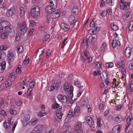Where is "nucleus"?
Returning a JSON list of instances; mask_svg holds the SVG:
<instances>
[{"instance_id": "7c9ffc66", "label": "nucleus", "mask_w": 133, "mask_h": 133, "mask_svg": "<svg viewBox=\"0 0 133 133\" xmlns=\"http://www.w3.org/2000/svg\"><path fill=\"white\" fill-rule=\"evenodd\" d=\"M32 88H29L28 89L27 91L28 95L27 97L29 98H30L32 96Z\"/></svg>"}, {"instance_id": "20e7f679", "label": "nucleus", "mask_w": 133, "mask_h": 133, "mask_svg": "<svg viewBox=\"0 0 133 133\" xmlns=\"http://www.w3.org/2000/svg\"><path fill=\"white\" fill-rule=\"evenodd\" d=\"M12 119H10L9 120H6L5 121L4 125L5 128L7 129H9L11 128V126L12 127V131H14L16 125L15 123H13V121H11Z\"/></svg>"}, {"instance_id": "a211bd4d", "label": "nucleus", "mask_w": 133, "mask_h": 133, "mask_svg": "<svg viewBox=\"0 0 133 133\" xmlns=\"http://www.w3.org/2000/svg\"><path fill=\"white\" fill-rule=\"evenodd\" d=\"M108 74L107 72L105 71H103L101 73L100 77L102 80H104L105 79H107L108 78Z\"/></svg>"}, {"instance_id": "ddd939ff", "label": "nucleus", "mask_w": 133, "mask_h": 133, "mask_svg": "<svg viewBox=\"0 0 133 133\" xmlns=\"http://www.w3.org/2000/svg\"><path fill=\"white\" fill-rule=\"evenodd\" d=\"M30 118V116L29 115L26 114L24 115L22 120V122L24 126L27 125V122L29 120Z\"/></svg>"}, {"instance_id": "8fccbe9b", "label": "nucleus", "mask_w": 133, "mask_h": 133, "mask_svg": "<svg viewBox=\"0 0 133 133\" xmlns=\"http://www.w3.org/2000/svg\"><path fill=\"white\" fill-rule=\"evenodd\" d=\"M61 85V83L60 82H59L56 83L55 84V89L56 90H57L58 88L60 87Z\"/></svg>"}, {"instance_id": "bb28decb", "label": "nucleus", "mask_w": 133, "mask_h": 133, "mask_svg": "<svg viewBox=\"0 0 133 133\" xmlns=\"http://www.w3.org/2000/svg\"><path fill=\"white\" fill-rule=\"evenodd\" d=\"M132 119L129 117H128L127 119V123L126 125V128H125V131H126L128 129V128L130 125V122L131 121Z\"/></svg>"}, {"instance_id": "f257e3e1", "label": "nucleus", "mask_w": 133, "mask_h": 133, "mask_svg": "<svg viewBox=\"0 0 133 133\" xmlns=\"http://www.w3.org/2000/svg\"><path fill=\"white\" fill-rule=\"evenodd\" d=\"M3 20V17L0 18V23L3 27L0 28L1 37L2 39L5 38L8 36V33L10 37L14 36L15 34L14 26L8 21Z\"/></svg>"}, {"instance_id": "6e6552de", "label": "nucleus", "mask_w": 133, "mask_h": 133, "mask_svg": "<svg viewBox=\"0 0 133 133\" xmlns=\"http://www.w3.org/2000/svg\"><path fill=\"white\" fill-rule=\"evenodd\" d=\"M31 16L34 18L38 17L40 14L39 8L36 6L32 8L31 10Z\"/></svg>"}, {"instance_id": "3c124183", "label": "nucleus", "mask_w": 133, "mask_h": 133, "mask_svg": "<svg viewBox=\"0 0 133 133\" xmlns=\"http://www.w3.org/2000/svg\"><path fill=\"white\" fill-rule=\"evenodd\" d=\"M23 81L21 83L20 85H22V84L23 85H24L25 84V82L27 79V77L26 76H25L23 78Z\"/></svg>"}, {"instance_id": "de8ad7c7", "label": "nucleus", "mask_w": 133, "mask_h": 133, "mask_svg": "<svg viewBox=\"0 0 133 133\" xmlns=\"http://www.w3.org/2000/svg\"><path fill=\"white\" fill-rule=\"evenodd\" d=\"M80 108L79 106H77L75 107L74 109V111L76 113L79 112L80 111Z\"/></svg>"}, {"instance_id": "58836bf2", "label": "nucleus", "mask_w": 133, "mask_h": 133, "mask_svg": "<svg viewBox=\"0 0 133 133\" xmlns=\"http://www.w3.org/2000/svg\"><path fill=\"white\" fill-rule=\"evenodd\" d=\"M82 45L84 46H86L88 45V40L86 38H84L83 40Z\"/></svg>"}, {"instance_id": "f03ea898", "label": "nucleus", "mask_w": 133, "mask_h": 133, "mask_svg": "<svg viewBox=\"0 0 133 133\" xmlns=\"http://www.w3.org/2000/svg\"><path fill=\"white\" fill-rule=\"evenodd\" d=\"M52 107L54 109H57L56 112V115L54 117V120L55 122H58L61 119L63 115L61 112L62 107L56 103L53 104Z\"/></svg>"}, {"instance_id": "4468645a", "label": "nucleus", "mask_w": 133, "mask_h": 133, "mask_svg": "<svg viewBox=\"0 0 133 133\" xmlns=\"http://www.w3.org/2000/svg\"><path fill=\"white\" fill-rule=\"evenodd\" d=\"M122 18L125 20H128L131 18V16L129 12H123L122 15Z\"/></svg>"}, {"instance_id": "412c9836", "label": "nucleus", "mask_w": 133, "mask_h": 133, "mask_svg": "<svg viewBox=\"0 0 133 133\" xmlns=\"http://www.w3.org/2000/svg\"><path fill=\"white\" fill-rule=\"evenodd\" d=\"M71 87H72L70 84L69 83L66 82L64 84V89L65 91L66 92L70 91V89Z\"/></svg>"}, {"instance_id": "39448f33", "label": "nucleus", "mask_w": 133, "mask_h": 133, "mask_svg": "<svg viewBox=\"0 0 133 133\" xmlns=\"http://www.w3.org/2000/svg\"><path fill=\"white\" fill-rule=\"evenodd\" d=\"M26 22H23L22 24L19 23L17 25L18 31L19 32L23 34L25 33L27 30Z\"/></svg>"}, {"instance_id": "09e8293b", "label": "nucleus", "mask_w": 133, "mask_h": 133, "mask_svg": "<svg viewBox=\"0 0 133 133\" xmlns=\"http://www.w3.org/2000/svg\"><path fill=\"white\" fill-rule=\"evenodd\" d=\"M12 82L10 80H9V79H8L6 82V87H9L11 85Z\"/></svg>"}, {"instance_id": "1a4fd4ad", "label": "nucleus", "mask_w": 133, "mask_h": 133, "mask_svg": "<svg viewBox=\"0 0 133 133\" xmlns=\"http://www.w3.org/2000/svg\"><path fill=\"white\" fill-rule=\"evenodd\" d=\"M81 57L84 59L86 60L88 59V62L89 63L92 61V58L90 56L89 52L87 50L83 51L81 55Z\"/></svg>"}, {"instance_id": "37998d69", "label": "nucleus", "mask_w": 133, "mask_h": 133, "mask_svg": "<svg viewBox=\"0 0 133 133\" xmlns=\"http://www.w3.org/2000/svg\"><path fill=\"white\" fill-rule=\"evenodd\" d=\"M68 39L69 38L67 37L64 41L62 43V46L61 47L62 48H64L65 45L67 43V42H68Z\"/></svg>"}, {"instance_id": "2eb2a0df", "label": "nucleus", "mask_w": 133, "mask_h": 133, "mask_svg": "<svg viewBox=\"0 0 133 133\" xmlns=\"http://www.w3.org/2000/svg\"><path fill=\"white\" fill-rule=\"evenodd\" d=\"M16 13L15 10L13 8L8 10L6 12V15L8 17H10Z\"/></svg>"}, {"instance_id": "6e6d98bb", "label": "nucleus", "mask_w": 133, "mask_h": 133, "mask_svg": "<svg viewBox=\"0 0 133 133\" xmlns=\"http://www.w3.org/2000/svg\"><path fill=\"white\" fill-rule=\"evenodd\" d=\"M7 47L4 45H3L0 46V50H5L7 49Z\"/></svg>"}, {"instance_id": "c756f323", "label": "nucleus", "mask_w": 133, "mask_h": 133, "mask_svg": "<svg viewBox=\"0 0 133 133\" xmlns=\"http://www.w3.org/2000/svg\"><path fill=\"white\" fill-rule=\"evenodd\" d=\"M122 116L120 115H119L117 116H116L115 120V122L116 123H120L121 119H122Z\"/></svg>"}, {"instance_id": "423d86ee", "label": "nucleus", "mask_w": 133, "mask_h": 133, "mask_svg": "<svg viewBox=\"0 0 133 133\" xmlns=\"http://www.w3.org/2000/svg\"><path fill=\"white\" fill-rule=\"evenodd\" d=\"M60 12L59 10H56L52 12L50 15L48 16L47 18L49 21H52L53 18H56L59 17L60 15Z\"/></svg>"}, {"instance_id": "9b49d317", "label": "nucleus", "mask_w": 133, "mask_h": 133, "mask_svg": "<svg viewBox=\"0 0 133 133\" xmlns=\"http://www.w3.org/2000/svg\"><path fill=\"white\" fill-rule=\"evenodd\" d=\"M125 54L127 58H129L131 55H133V48H131L129 47H128L125 48Z\"/></svg>"}, {"instance_id": "680f3d73", "label": "nucleus", "mask_w": 133, "mask_h": 133, "mask_svg": "<svg viewBox=\"0 0 133 133\" xmlns=\"http://www.w3.org/2000/svg\"><path fill=\"white\" fill-rule=\"evenodd\" d=\"M78 21H76L75 22L74 24L73 27L75 29H76L78 26Z\"/></svg>"}, {"instance_id": "79ce46f5", "label": "nucleus", "mask_w": 133, "mask_h": 133, "mask_svg": "<svg viewBox=\"0 0 133 133\" xmlns=\"http://www.w3.org/2000/svg\"><path fill=\"white\" fill-rule=\"evenodd\" d=\"M4 106V104L3 99L1 98H0V108H3Z\"/></svg>"}, {"instance_id": "f3484780", "label": "nucleus", "mask_w": 133, "mask_h": 133, "mask_svg": "<svg viewBox=\"0 0 133 133\" xmlns=\"http://www.w3.org/2000/svg\"><path fill=\"white\" fill-rule=\"evenodd\" d=\"M121 128V127L119 125H115L113 128L112 132L113 133H118Z\"/></svg>"}, {"instance_id": "dca6fc26", "label": "nucleus", "mask_w": 133, "mask_h": 133, "mask_svg": "<svg viewBox=\"0 0 133 133\" xmlns=\"http://www.w3.org/2000/svg\"><path fill=\"white\" fill-rule=\"evenodd\" d=\"M7 55L9 59L8 60L9 63H12L14 61V55L13 52L11 51H9Z\"/></svg>"}, {"instance_id": "c03bdc74", "label": "nucleus", "mask_w": 133, "mask_h": 133, "mask_svg": "<svg viewBox=\"0 0 133 133\" xmlns=\"http://www.w3.org/2000/svg\"><path fill=\"white\" fill-rule=\"evenodd\" d=\"M100 120V119L99 118H98V120H95V123H96V125H97V126H96V128L97 126H98V127H101V125Z\"/></svg>"}, {"instance_id": "473e14b6", "label": "nucleus", "mask_w": 133, "mask_h": 133, "mask_svg": "<svg viewBox=\"0 0 133 133\" xmlns=\"http://www.w3.org/2000/svg\"><path fill=\"white\" fill-rule=\"evenodd\" d=\"M17 50L18 53H21L24 51L23 47L22 45H19L17 47Z\"/></svg>"}, {"instance_id": "aec40b11", "label": "nucleus", "mask_w": 133, "mask_h": 133, "mask_svg": "<svg viewBox=\"0 0 133 133\" xmlns=\"http://www.w3.org/2000/svg\"><path fill=\"white\" fill-rule=\"evenodd\" d=\"M42 126L40 125H36L34 128V130L35 131V133H40L42 128Z\"/></svg>"}, {"instance_id": "338daca9", "label": "nucleus", "mask_w": 133, "mask_h": 133, "mask_svg": "<svg viewBox=\"0 0 133 133\" xmlns=\"http://www.w3.org/2000/svg\"><path fill=\"white\" fill-rule=\"evenodd\" d=\"M112 0H106V3L109 5H112Z\"/></svg>"}, {"instance_id": "a878e982", "label": "nucleus", "mask_w": 133, "mask_h": 133, "mask_svg": "<svg viewBox=\"0 0 133 133\" xmlns=\"http://www.w3.org/2000/svg\"><path fill=\"white\" fill-rule=\"evenodd\" d=\"M38 121V119L37 118L33 119L29 122V125L30 126L34 125L37 123Z\"/></svg>"}, {"instance_id": "774afa93", "label": "nucleus", "mask_w": 133, "mask_h": 133, "mask_svg": "<svg viewBox=\"0 0 133 133\" xmlns=\"http://www.w3.org/2000/svg\"><path fill=\"white\" fill-rule=\"evenodd\" d=\"M105 5V2L104 0H102L100 4L101 7L104 6Z\"/></svg>"}, {"instance_id": "7ed1b4c3", "label": "nucleus", "mask_w": 133, "mask_h": 133, "mask_svg": "<svg viewBox=\"0 0 133 133\" xmlns=\"http://www.w3.org/2000/svg\"><path fill=\"white\" fill-rule=\"evenodd\" d=\"M51 5H47L46 7L45 10L48 13L51 12L57 8V2L56 0H50L49 1Z\"/></svg>"}, {"instance_id": "e2e57ef3", "label": "nucleus", "mask_w": 133, "mask_h": 133, "mask_svg": "<svg viewBox=\"0 0 133 133\" xmlns=\"http://www.w3.org/2000/svg\"><path fill=\"white\" fill-rule=\"evenodd\" d=\"M101 16L102 17H104L107 15V12L105 11H103L100 14Z\"/></svg>"}, {"instance_id": "c85d7f7f", "label": "nucleus", "mask_w": 133, "mask_h": 133, "mask_svg": "<svg viewBox=\"0 0 133 133\" xmlns=\"http://www.w3.org/2000/svg\"><path fill=\"white\" fill-rule=\"evenodd\" d=\"M102 63L101 62H97L94 66V68L99 69L102 67Z\"/></svg>"}, {"instance_id": "b1692460", "label": "nucleus", "mask_w": 133, "mask_h": 133, "mask_svg": "<svg viewBox=\"0 0 133 133\" xmlns=\"http://www.w3.org/2000/svg\"><path fill=\"white\" fill-rule=\"evenodd\" d=\"M68 19L69 23L70 25H71L74 22L75 18L74 16L71 15L69 16Z\"/></svg>"}, {"instance_id": "4c0bfd02", "label": "nucleus", "mask_w": 133, "mask_h": 133, "mask_svg": "<svg viewBox=\"0 0 133 133\" xmlns=\"http://www.w3.org/2000/svg\"><path fill=\"white\" fill-rule=\"evenodd\" d=\"M20 16H23L25 14V10L24 8L23 7H21L20 8Z\"/></svg>"}, {"instance_id": "5fc2aeb1", "label": "nucleus", "mask_w": 133, "mask_h": 133, "mask_svg": "<svg viewBox=\"0 0 133 133\" xmlns=\"http://www.w3.org/2000/svg\"><path fill=\"white\" fill-rule=\"evenodd\" d=\"M34 30L32 29L29 30L28 32V34L29 36H31L34 34Z\"/></svg>"}, {"instance_id": "4be33fe9", "label": "nucleus", "mask_w": 133, "mask_h": 133, "mask_svg": "<svg viewBox=\"0 0 133 133\" xmlns=\"http://www.w3.org/2000/svg\"><path fill=\"white\" fill-rule=\"evenodd\" d=\"M97 35L96 34H94L91 35L89 37L88 40L89 42H91L93 41L95 39H97Z\"/></svg>"}, {"instance_id": "c9c22d12", "label": "nucleus", "mask_w": 133, "mask_h": 133, "mask_svg": "<svg viewBox=\"0 0 133 133\" xmlns=\"http://www.w3.org/2000/svg\"><path fill=\"white\" fill-rule=\"evenodd\" d=\"M46 115V113L44 110L41 111L39 113L38 116L39 118H41Z\"/></svg>"}, {"instance_id": "bf43d9fd", "label": "nucleus", "mask_w": 133, "mask_h": 133, "mask_svg": "<svg viewBox=\"0 0 133 133\" xmlns=\"http://www.w3.org/2000/svg\"><path fill=\"white\" fill-rule=\"evenodd\" d=\"M105 84L107 86H110V82H109V80L107 78V79H105Z\"/></svg>"}, {"instance_id": "f704fd0d", "label": "nucleus", "mask_w": 133, "mask_h": 133, "mask_svg": "<svg viewBox=\"0 0 133 133\" xmlns=\"http://www.w3.org/2000/svg\"><path fill=\"white\" fill-rule=\"evenodd\" d=\"M124 62L122 61H120L118 62L116 64V66L117 67L120 68L121 67H123L124 66Z\"/></svg>"}, {"instance_id": "0e129e2a", "label": "nucleus", "mask_w": 133, "mask_h": 133, "mask_svg": "<svg viewBox=\"0 0 133 133\" xmlns=\"http://www.w3.org/2000/svg\"><path fill=\"white\" fill-rule=\"evenodd\" d=\"M82 129L74 130V133H82Z\"/></svg>"}, {"instance_id": "a18cd8bd", "label": "nucleus", "mask_w": 133, "mask_h": 133, "mask_svg": "<svg viewBox=\"0 0 133 133\" xmlns=\"http://www.w3.org/2000/svg\"><path fill=\"white\" fill-rule=\"evenodd\" d=\"M76 113L73 109H71L69 113V115H71V117H72L74 116Z\"/></svg>"}, {"instance_id": "e433bc0d", "label": "nucleus", "mask_w": 133, "mask_h": 133, "mask_svg": "<svg viewBox=\"0 0 133 133\" xmlns=\"http://www.w3.org/2000/svg\"><path fill=\"white\" fill-rule=\"evenodd\" d=\"M111 26L112 29L116 31L118 30V27L115 23H112L111 24Z\"/></svg>"}, {"instance_id": "6ab92c4d", "label": "nucleus", "mask_w": 133, "mask_h": 133, "mask_svg": "<svg viewBox=\"0 0 133 133\" xmlns=\"http://www.w3.org/2000/svg\"><path fill=\"white\" fill-rule=\"evenodd\" d=\"M6 63L5 62L3 61L2 63H0V72H3L6 67Z\"/></svg>"}, {"instance_id": "cd10ccee", "label": "nucleus", "mask_w": 133, "mask_h": 133, "mask_svg": "<svg viewBox=\"0 0 133 133\" xmlns=\"http://www.w3.org/2000/svg\"><path fill=\"white\" fill-rule=\"evenodd\" d=\"M82 126V125L81 123L79 122L76 123L74 126L75 130L81 129V128Z\"/></svg>"}, {"instance_id": "052dcab7", "label": "nucleus", "mask_w": 133, "mask_h": 133, "mask_svg": "<svg viewBox=\"0 0 133 133\" xmlns=\"http://www.w3.org/2000/svg\"><path fill=\"white\" fill-rule=\"evenodd\" d=\"M86 108L88 109V112L89 113H90L91 112V109L89 105H87L86 106Z\"/></svg>"}, {"instance_id": "2f4dec72", "label": "nucleus", "mask_w": 133, "mask_h": 133, "mask_svg": "<svg viewBox=\"0 0 133 133\" xmlns=\"http://www.w3.org/2000/svg\"><path fill=\"white\" fill-rule=\"evenodd\" d=\"M78 8L77 6H75L74 8L72 10L71 12L72 13L75 15H77L78 13Z\"/></svg>"}, {"instance_id": "69168bd1", "label": "nucleus", "mask_w": 133, "mask_h": 133, "mask_svg": "<svg viewBox=\"0 0 133 133\" xmlns=\"http://www.w3.org/2000/svg\"><path fill=\"white\" fill-rule=\"evenodd\" d=\"M35 84L34 82L33 81H32L29 84V85L30 87V88H33Z\"/></svg>"}, {"instance_id": "49530a36", "label": "nucleus", "mask_w": 133, "mask_h": 133, "mask_svg": "<svg viewBox=\"0 0 133 133\" xmlns=\"http://www.w3.org/2000/svg\"><path fill=\"white\" fill-rule=\"evenodd\" d=\"M129 29L130 31H133V21H131L130 22L129 27Z\"/></svg>"}, {"instance_id": "0eeeda50", "label": "nucleus", "mask_w": 133, "mask_h": 133, "mask_svg": "<svg viewBox=\"0 0 133 133\" xmlns=\"http://www.w3.org/2000/svg\"><path fill=\"white\" fill-rule=\"evenodd\" d=\"M87 122L90 127H92V130H95L96 128L97 125L95 123V121L93 120L92 118L89 116H88L86 118Z\"/></svg>"}, {"instance_id": "4d7b16f0", "label": "nucleus", "mask_w": 133, "mask_h": 133, "mask_svg": "<svg viewBox=\"0 0 133 133\" xmlns=\"http://www.w3.org/2000/svg\"><path fill=\"white\" fill-rule=\"evenodd\" d=\"M116 42H117V41L116 40H113L112 42V45L113 48H115L116 46Z\"/></svg>"}, {"instance_id": "72a5a7b5", "label": "nucleus", "mask_w": 133, "mask_h": 133, "mask_svg": "<svg viewBox=\"0 0 133 133\" xmlns=\"http://www.w3.org/2000/svg\"><path fill=\"white\" fill-rule=\"evenodd\" d=\"M15 79V77L14 75H13L12 73H10L8 79L9 80H10L11 82L14 81Z\"/></svg>"}, {"instance_id": "f8f14e48", "label": "nucleus", "mask_w": 133, "mask_h": 133, "mask_svg": "<svg viewBox=\"0 0 133 133\" xmlns=\"http://www.w3.org/2000/svg\"><path fill=\"white\" fill-rule=\"evenodd\" d=\"M57 98L62 103L69 104L70 102V101L68 98H67L65 96L59 95L58 96Z\"/></svg>"}, {"instance_id": "393cba45", "label": "nucleus", "mask_w": 133, "mask_h": 133, "mask_svg": "<svg viewBox=\"0 0 133 133\" xmlns=\"http://www.w3.org/2000/svg\"><path fill=\"white\" fill-rule=\"evenodd\" d=\"M71 25H67L63 23H62L61 25L62 28L66 31L70 29Z\"/></svg>"}, {"instance_id": "13d9d810", "label": "nucleus", "mask_w": 133, "mask_h": 133, "mask_svg": "<svg viewBox=\"0 0 133 133\" xmlns=\"http://www.w3.org/2000/svg\"><path fill=\"white\" fill-rule=\"evenodd\" d=\"M29 62V58H27L26 56L25 59L23 61V63L24 64H28Z\"/></svg>"}, {"instance_id": "603ef678", "label": "nucleus", "mask_w": 133, "mask_h": 133, "mask_svg": "<svg viewBox=\"0 0 133 133\" xmlns=\"http://www.w3.org/2000/svg\"><path fill=\"white\" fill-rule=\"evenodd\" d=\"M10 113L12 115H14L17 114V111L15 110L10 109Z\"/></svg>"}, {"instance_id": "a19ab883", "label": "nucleus", "mask_w": 133, "mask_h": 133, "mask_svg": "<svg viewBox=\"0 0 133 133\" xmlns=\"http://www.w3.org/2000/svg\"><path fill=\"white\" fill-rule=\"evenodd\" d=\"M5 55L4 52L0 51V60H3L5 58Z\"/></svg>"}, {"instance_id": "864d4df0", "label": "nucleus", "mask_w": 133, "mask_h": 133, "mask_svg": "<svg viewBox=\"0 0 133 133\" xmlns=\"http://www.w3.org/2000/svg\"><path fill=\"white\" fill-rule=\"evenodd\" d=\"M101 73V71L99 70H96L94 71L93 73V75L94 76H96L98 75H100Z\"/></svg>"}, {"instance_id": "5701e85b", "label": "nucleus", "mask_w": 133, "mask_h": 133, "mask_svg": "<svg viewBox=\"0 0 133 133\" xmlns=\"http://www.w3.org/2000/svg\"><path fill=\"white\" fill-rule=\"evenodd\" d=\"M74 90L73 87H70V91H68L69 92L68 94H69V95H68V97L70 101L72 97V96H73V90Z\"/></svg>"}, {"instance_id": "ea45409f", "label": "nucleus", "mask_w": 133, "mask_h": 133, "mask_svg": "<svg viewBox=\"0 0 133 133\" xmlns=\"http://www.w3.org/2000/svg\"><path fill=\"white\" fill-rule=\"evenodd\" d=\"M106 67L108 68L112 67L114 65V64L112 62H109L105 63Z\"/></svg>"}, {"instance_id": "9d476101", "label": "nucleus", "mask_w": 133, "mask_h": 133, "mask_svg": "<svg viewBox=\"0 0 133 133\" xmlns=\"http://www.w3.org/2000/svg\"><path fill=\"white\" fill-rule=\"evenodd\" d=\"M120 6L122 10H126L130 8V3L123 0H120Z\"/></svg>"}]
</instances>
